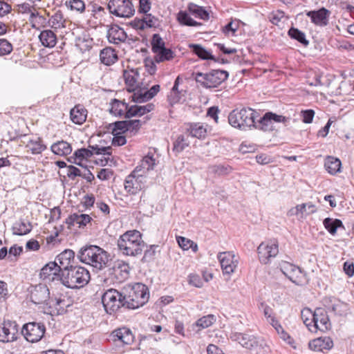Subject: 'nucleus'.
Listing matches in <instances>:
<instances>
[{
	"label": "nucleus",
	"mask_w": 354,
	"mask_h": 354,
	"mask_svg": "<svg viewBox=\"0 0 354 354\" xmlns=\"http://www.w3.org/2000/svg\"><path fill=\"white\" fill-rule=\"evenodd\" d=\"M79 260L91 266L97 270L106 268L110 261V255L99 246L90 245L82 247L77 253Z\"/></svg>",
	"instance_id": "f257e3e1"
},
{
	"label": "nucleus",
	"mask_w": 354,
	"mask_h": 354,
	"mask_svg": "<svg viewBox=\"0 0 354 354\" xmlns=\"http://www.w3.org/2000/svg\"><path fill=\"white\" fill-rule=\"evenodd\" d=\"M145 242L138 230L127 231L118 240L119 250L126 256L136 257L142 254Z\"/></svg>",
	"instance_id": "f03ea898"
},
{
	"label": "nucleus",
	"mask_w": 354,
	"mask_h": 354,
	"mask_svg": "<svg viewBox=\"0 0 354 354\" xmlns=\"http://www.w3.org/2000/svg\"><path fill=\"white\" fill-rule=\"evenodd\" d=\"M123 296L124 307L129 309H136L142 306L149 297L147 287L141 283H136L125 288Z\"/></svg>",
	"instance_id": "7ed1b4c3"
},
{
	"label": "nucleus",
	"mask_w": 354,
	"mask_h": 354,
	"mask_svg": "<svg viewBox=\"0 0 354 354\" xmlns=\"http://www.w3.org/2000/svg\"><path fill=\"white\" fill-rule=\"evenodd\" d=\"M258 113L251 109L243 107L232 110L228 115V122L234 128L246 131L255 125Z\"/></svg>",
	"instance_id": "20e7f679"
},
{
	"label": "nucleus",
	"mask_w": 354,
	"mask_h": 354,
	"mask_svg": "<svg viewBox=\"0 0 354 354\" xmlns=\"http://www.w3.org/2000/svg\"><path fill=\"white\" fill-rule=\"evenodd\" d=\"M90 273L82 266H74L62 273V283L70 288H80L90 280Z\"/></svg>",
	"instance_id": "39448f33"
},
{
	"label": "nucleus",
	"mask_w": 354,
	"mask_h": 354,
	"mask_svg": "<svg viewBox=\"0 0 354 354\" xmlns=\"http://www.w3.org/2000/svg\"><path fill=\"white\" fill-rule=\"evenodd\" d=\"M196 82L203 87L212 88L218 87L228 77V73L224 70H211L207 73H193Z\"/></svg>",
	"instance_id": "423d86ee"
},
{
	"label": "nucleus",
	"mask_w": 354,
	"mask_h": 354,
	"mask_svg": "<svg viewBox=\"0 0 354 354\" xmlns=\"http://www.w3.org/2000/svg\"><path fill=\"white\" fill-rule=\"evenodd\" d=\"M145 183L146 176H144L143 173H140L139 167H136L126 177L124 183V189L128 194L136 195L145 188Z\"/></svg>",
	"instance_id": "0eeeda50"
},
{
	"label": "nucleus",
	"mask_w": 354,
	"mask_h": 354,
	"mask_svg": "<svg viewBox=\"0 0 354 354\" xmlns=\"http://www.w3.org/2000/svg\"><path fill=\"white\" fill-rule=\"evenodd\" d=\"M280 270L292 283L297 286H304L308 283L306 274L301 269L289 262L283 261L279 265Z\"/></svg>",
	"instance_id": "6e6552de"
},
{
	"label": "nucleus",
	"mask_w": 354,
	"mask_h": 354,
	"mask_svg": "<svg viewBox=\"0 0 354 354\" xmlns=\"http://www.w3.org/2000/svg\"><path fill=\"white\" fill-rule=\"evenodd\" d=\"M123 293L115 289L107 290L102 297V302L106 312L110 315L116 312L123 305Z\"/></svg>",
	"instance_id": "1a4fd4ad"
},
{
	"label": "nucleus",
	"mask_w": 354,
	"mask_h": 354,
	"mask_svg": "<svg viewBox=\"0 0 354 354\" xmlns=\"http://www.w3.org/2000/svg\"><path fill=\"white\" fill-rule=\"evenodd\" d=\"M108 8L111 14L119 17L129 18L135 12L130 0H109Z\"/></svg>",
	"instance_id": "9d476101"
},
{
	"label": "nucleus",
	"mask_w": 354,
	"mask_h": 354,
	"mask_svg": "<svg viewBox=\"0 0 354 354\" xmlns=\"http://www.w3.org/2000/svg\"><path fill=\"white\" fill-rule=\"evenodd\" d=\"M46 332V326L41 322H29L25 324L21 329V333L25 339L35 343L41 339Z\"/></svg>",
	"instance_id": "9b49d317"
},
{
	"label": "nucleus",
	"mask_w": 354,
	"mask_h": 354,
	"mask_svg": "<svg viewBox=\"0 0 354 354\" xmlns=\"http://www.w3.org/2000/svg\"><path fill=\"white\" fill-rule=\"evenodd\" d=\"M288 120L285 116L277 115L272 112H267L259 120H255V125L253 127L264 131H270L273 130V124L274 122L285 123Z\"/></svg>",
	"instance_id": "f8f14e48"
},
{
	"label": "nucleus",
	"mask_w": 354,
	"mask_h": 354,
	"mask_svg": "<svg viewBox=\"0 0 354 354\" xmlns=\"http://www.w3.org/2000/svg\"><path fill=\"white\" fill-rule=\"evenodd\" d=\"M107 274L118 282H122L127 279L129 274V266L128 263L122 261H116L113 263L107 264Z\"/></svg>",
	"instance_id": "ddd939ff"
},
{
	"label": "nucleus",
	"mask_w": 354,
	"mask_h": 354,
	"mask_svg": "<svg viewBox=\"0 0 354 354\" xmlns=\"http://www.w3.org/2000/svg\"><path fill=\"white\" fill-rule=\"evenodd\" d=\"M331 328L327 311L322 308H317L314 311L313 324L310 331L317 333V330L326 331Z\"/></svg>",
	"instance_id": "4468645a"
},
{
	"label": "nucleus",
	"mask_w": 354,
	"mask_h": 354,
	"mask_svg": "<svg viewBox=\"0 0 354 354\" xmlns=\"http://www.w3.org/2000/svg\"><path fill=\"white\" fill-rule=\"evenodd\" d=\"M62 271L57 261H51L45 265L40 271V277L46 283L59 281L62 283Z\"/></svg>",
	"instance_id": "2eb2a0df"
},
{
	"label": "nucleus",
	"mask_w": 354,
	"mask_h": 354,
	"mask_svg": "<svg viewBox=\"0 0 354 354\" xmlns=\"http://www.w3.org/2000/svg\"><path fill=\"white\" fill-rule=\"evenodd\" d=\"M223 274L233 273L238 266V260L232 252H219L217 255Z\"/></svg>",
	"instance_id": "dca6fc26"
},
{
	"label": "nucleus",
	"mask_w": 354,
	"mask_h": 354,
	"mask_svg": "<svg viewBox=\"0 0 354 354\" xmlns=\"http://www.w3.org/2000/svg\"><path fill=\"white\" fill-rule=\"evenodd\" d=\"M18 325L15 322L4 321L0 326V342L3 343L12 342L17 339Z\"/></svg>",
	"instance_id": "f3484780"
},
{
	"label": "nucleus",
	"mask_w": 354,
	"mask_h": 354,
	"mask_svg": "<svg viewBox=\"0 0 354 354\" xmlns=\"http://www.w3.org/2000/svg\"><path fill=\"white\" fill-rule=\"evenodd\" d=\"M111 339L117 345H130L134 341V335L130 328L121 327L113 330L110 335Z\"/></svg>",
	"instance_id": "a211bd4d"
},
{
	"label": "nucleus",
	"mask_w": 354,
	"mask_h": 354,
	"mask_svg": "<svg viewBox=\"0 0 354 354\" xmlns=\"http://www.w3.org/2000/svg\"><path fill=\"white\" fill-rule=\"evenodd\" d=\"M258 254L259 261L264 264H267L270 259L274 257L279 252L278 244L277 243H261L258 248Z\"/></svg>",
	"instance_id": "6ab92c4d"
},
{
	"label": "nucleus",
	"mask_w": 354,
	"mask_h": 354,
	"mask_svg": "<svg viewBox=\"0 0 354 354\" xmlns=\"http://www.w3.org/2000/svg\"><path fill=\"white\" fill-rule=\"evenodd\" d=\"M50 299V292L46 285L39 283L30 290V300L35 304H46Z\"/></svg>",
	"instance_id": "aec40b11"
},
{
	"label": "nucleus",
	"mask_w": 354,
	"mask_h": 354,
	"mask_svg": "<svg viewBox=\"0 0 354 354\" xmlns=\"http://www.w3.org/2000/svg\"><path fill=\"white\" fill-rule=\"evenodd\" d=\"M306 15L310 17L313 24L323 27L328 24L330 11L325 8H322L317 10L308 11L306 12Z\"/></svg>",
	"instance_id": "412c9836"
},
{
	"label": "nucleus",
	"mask_w": 354,
	"mask_h": 354,
	"mask_svg": "<svg viewBox=\"0 0 354 354\" xmlns=\"http://www.w3.org/2000/svg\"><path fill=\"white\" fill-rule=\"evenodd\" d=\"M230 338L232 341L238 342L243 347L248 349H252L258 345L257 337L248 333H232Z\"/></svg>",
	"instance_id": "4be33fe9"
},
{
	"label": "nucleus",
	"mask_w": 354,
	"mask_h": 354,
	"mask_svg": "<svg viewBox=\"0 0 354 354\" xmlns=\"http://www.w3.org/2000/svg\"><path fill=\"white\" fill-rule=\"evenodd\" d=\"M185 132L193 138H204L207 135V125L201 122H188L185 124Z\"/></svg>",
	"instance_id": "5701e85b"
},
{
	"label": "nucleus",
	"mask_w": 354,
	"mask_h": 354,
	"mask_svg": "<svg viewBox=\"0 0 354 354\" xmlns=\"http://www.w3.org/2000/svg\"><path fill=\"white\" fill-rule=\"evenodd\" d=\"M333 346V342L330 337H321L310 341L308 347L310 350L317 352H324L330 350Z\"/></svg>",
	"instance_id": "b1692460"
},
{
	"label": "nucleus",
	"mask_w": 354,
	"mask_h": 354,
	"mask_svg": "<svg viewBox=\"0 0 354 354\" xmlns=\"http://www.w3.org/2000/svg\"><path fill=\"white\" fill-rule=\"evenodd\" d=\"M107 38L110 43L119 44L128 38L125 31L116 24L111 25L107 31Z\"/></svg>",
	"instance_id": "393cba45"
},
{
	"label": "nucleus",
	"mask_w": 354,
	"mask_h": 354,
	"mask_svg": "<svg viewBox=\"0 0 354 354\" xmlns=\"http://www.w3.org/2000/svg\"><path fill=\"white\" fill-rule=\"evenodd\" d=\"M74 260L75 252L72 250L67 249L57 256L55 261L59 263L58 267L62 272L66 270V269L71 268L72 266H74L73 265Z\"/></svg>",
	"instance_id": "a878e982"
},
{
	"label": "nucleus",
	"mask_w": 354,
	"mask_h": 354,
	"mask_svg": "<svg viewBox=\"0 0 354 354\" xmlns=\"http://www.w3.org/2000/svg\"><path fill=\"white\" fill-rule=\"evenodd\" d=\"M91 220L92 218L88 214L74 213L66 219V223L68 225V228L75 225L81 228L85 227Z\"/></svg>",
	"instance_id": "bb28decb"
},
{
	"label": "nucleus",
	"mask_w": 354,
	"mask_h": 354,
	"mask_svg": "<svg viewBox=\"0 0 354 354\" xmlns=\"http://www.w3.org/2000/svg\"><path fill=\"white\" fill-rule=\"evenodd\" d=\"M153 109L154 105L152 103H149L145 105L129 106V109H127L126 112V118L142 116L153 110Z\"/></svg>",
	"instance_id": "cd10ccee"
},
{
	"label": "nucleus",
	"mask_w": 354,
	"mask_h": 354,
	"mask_svg": "<svg viewBox=\"0 0 354 354\" xmlns=\"http://www.w3.org/2000/svg\"><path fill=\"white\" fill-rule=\"evenodd\" d=\"M88 111L82 104L75 105L70 111L71 121L76 124H82L86 120Z\"/></svg>",
	"instance_id": "c85d7f7f"
},
{
	"label": "nucleus",
	"mask_w": 354,
	"mask_h": 354,
	"mask_svg": "<svg viewBox=\"0 0 354 354\" xmlns=\"http://www.w3.org/2000/svg\"><path fill=\"white\" fill-rule=\"evenodd\" d=\"M110 113L117 117L126 118V112L129 109V104L124 101L113 99L110 103Z\"/></svg>",
	"instance_id": "c756f323"
},
{
	"label": "nucleus",
	"mask_w": 354,
	"mask_h": 354,
	"mask_svg": "<svg viewBox=\"0 0 354 354\" xmlns=\"http://www.w3.org/2000/svg\"><path fill=\"white\" fill-rule=\"evenodd\" d=\"M50 150L57 156H66L72 152V147L68 142L59 140L51 145Z\"/></svg>",
	"instance_id": "7c9ffc66"
},
{
	"label": "nucleus",
	"mask_w": 354,
	"mask_h": 354,
	"mask_svg": "<svg viewBox=\"0 0 354 354\" xmlns=\"http://www.w3.org/2000/svg\"><path fill=\"white\" fill-rule=\"evenodd\" d=\"M41 44L46 48H53L57 44V35L52 30H44L39 36Z\"/></svg>",
	"instance_id": "2f4dec72"
},
{
	"label": "nucleus",
	"mask_w": 354,
	"mask_h": 354,
	"mask_svg": "<svg viewBox=\"0 0 354 354\" xmlns=\"http://www.w3.org/2000/svg\"><path fill=\"white\" fill-rule=\"evenodd\" d=\"M102 63L110 66L114 64L118 59L115 50L111 47H106L102 49L100 55Z\"/></svg>",
	"instance_id": "473e14b6"
},
{
	"label": "nucleus",
	"mask_w": 354,
	"mask_h": 354,
	"mask_svg": "<svg viewBox=\"0 0 354 354\" xmlns=\"http://www.w3.org/2000/svg\"><path fill=\"white\" fill-rule=\"evenodd\" d=\"M324 167L329 174L335 175L340 171L342 163L339 158L328 156L325 160Z\"/></svg>",
	"instance_id": "72a5a7b5"
},
{
	"label": "nucleus",
	"mask_w": 354,
	"mask_h": 354,
	"mask_svg": "<svg viewBox=\"0 0 354 354\" xmlns=\"http://www.w3.org/2000/svg\"><path fill=\"white\" fill-rule=\"evenodd\" d=\"M189 48L192 50L193 53L196 54L199 58L202 59H210L214 61H218L216 59L214 55H212V52L210 50H206L200 44H189Z\"/></svg>",
	"instance_id": "f704fd0d"
},
{
	"label": "nucleus",
	"mask_w": 354,
	"mask_h": 354,
	"mask_svg": "<svg viewBox=\"0 0 354 354\" xmlns=\"http://www.w3.org/2000/svg\"><path fill=\"white\" fill-rule=\"evenodd\" d=\"M26 147L29 149L32 154H39L46 149V146L39 137L30 139L26 144Z\"/></svg>",
	"instance_id": "c9c22d12"
},
{
	"label": "nucleus",
	"mask_w": 354,
	"mask_h": 354,
	"mask_svg": "<svg viewBox=\"0 0 354 354\" xmlns=\"http://www.w3.org/2000/svg\"><path fill=\"white\" fill-rule=\"evenodd\" d=\"M154 54L153 59L156 63L170 61L175 57V53L171 49L165 47L158 50Z\"/></svg>",
	"instance_id": "e433bc0d"
},
{
	"label": "nucleus",
	"mask_w": 354,
	"mask_h": 354,
	"mask_svg": "<svg viewBox=\"0 0 354 354\" xmlns=\"http://www.w3.org/2000/svg\"><path fill=\"white\" fill-rule=\"evenodd\" d=\"M325 229L332 235H335L339 227L344 228L341 220L337 218H326L323 221Z\"/></svg>",
	"instance_id": "4c0bfd02"
},
{
	"label": "nucleus",
	"mask_w": 354,
	"mask_h": 354,
	"mask_svg": "<svg viewBox=\"0 0 354 354\" xmlns=\"http://www.w3.org/2000/svg\"><path fill=\"white\" fill-rule=\"evenodd\" d=\"M187 8L189 12L197 18L203 20H208L209 18V12L202 6L190 3H189Z\"/></svg>",
	"instance_id": "58836bf2"
},
{
	"label": "nucleus",
	"mask_w": 354,
	"mask_h": 354,
	"mask_svg": "<svg viewBox=\"0 0 354 354\" xmlns=\"http://www.w3.org/2000/svg\"><path fill=\"white\" fill-rule=\"evenodd\" d=\"M13 234L16 235H25L32 230V225L29 222L20 221L16 222L12 227Z\"/></svg>",
	"instance_id": "ea45409f"
},
{
	"label": "nucleus",
	"mask_w": 354,
	"mask_h": 354,
	"mask_svg": "<svg viewBox=\"0 0 354 354\" xmlns=\"http://www.w3.org/2000/svg\"><path fill=\"white\" fill-rule=\"evenodd\" d=\"M288 35L291 39L297 40L304 46L309 44V41L306 39L305 33L297 28H290L288 30Z\"/></svg>",
	"instance_id": "a19ab883"
},
{
	"label": "nucleus",
	"mask_w": 354,
	"mask_h": 354,
	"mask_svg": "<svg viewBox=\"0 0 354 354\" xmlns=\"http://www.w3.org/2000/svg\"><path fill=\"white\" fill-rule=\"evenodd\" d=\"M155 161L153 156L147 155L142 158L140 165L136 167H139L140 173H143L144 176H146L149 170L153 169L155 165Z\"/></svg>",
	"instance_id": "79ce46f5"
},
{
	"label": "nucleus",
	"mask_w": 354,
	"mask_h": 354,
	"mask_svg": "<svg viewBox=\"0 0 354 354\" xmlns=\"http://www.w3.org/2000/svg\"><path fill=\"white\" fill-rule=\"evenodd\" d=\"M50 307H54L57 309L58 313H62L66 310V308L69 305L68 301L64 298H50L49 302L46 303Z\"/></svg>",
	"instance_id": "37998d69"
},
{
	"label": "nucleus",
	"mask_w": 354,
	"mask_h": 354,
	"mask_svg": "<svg viewBox=\"0 0 354 354\" xmlns=\"http://www.w3.org/2000/svg\"><path fill=\"white\" fill-rule=\"evenodd\" d=\"M189 145V141L184 135H179L174 141L172 151L176 153L182 152Z\"/></svg>",
	"instance_id": "c03bdc74"
},
{
	"label": "nucleus",
	"mask_w": 354,
	"mask_h": 354,
	"mask_svg": "<svg viewBox=\"0 0 354 354\" xmlns=\"http://www.w3.org/2000/svg\"><path fill=\"white\" fill-rule=\"evenodd\" d=\"M177 20L183 26H196L199 24L197 21L191 18L186 11L183 10L178 12L177 15Z\"/></svg>",
	"instance_id": "a18cd8bd"
},
{
	"label": "nucleus",
	"mask_w": 354,
	"mask_h": 354,
	"mask_svg": "<svg viewBox=\"0 0 354 354\" xmlns=\"http://www.w3.org/2000/svg\"><path fill=\"white\" fill-rule=\"evenodd\" d=\"M65 20L60 11L55 12L49 19V24L54 29H59L64 27Z\"/></svg>",
	"instance_id": "49530a36"
},
{
	"label": "nucleus",
	"mask_w": 354,
	"mask_h": 354,
	"mask_svg": "<svg viewBox=\"0 0 354 354\" xmlns=\"http://www.w3.org/2000/svg\"><path fill=\"white\" fill-rule=\"evenodd\" d=\"M138 73L134 71H124L123 76L125 80V84L129 86L133 91L138 86L136 76Z\"/></svg>",
	"instance_id": "de8ad7c7"
},
{
	"label": "nucleus",
	"mask_w": 354,
	"mask_h": 354,
	"mask_svg": "<svg viewBox=\"0 0 354 354\" xmlns=\"http://www.w3.org/2000/svg\"><path fill=\"white\" fill-rule=\"evenodd\" d=\"M65 5L70 10H75L80 13H82L86 9L85 3L82 0H67Z\"/></svg>",
	"instance_id": "09e8293b"
},
{
	"label": "nucleus",
	"mask_w": 354,
	"mask_h": 354,
	"mask_svg": "<svg viewBox=\"0 0 354 354\" xmlns=\"http://www.w3.org/2000/svg\"><path fill=\"white\" fill-rule=\"evenodd\" d=\"M301 317L306 327L310 331L311 326L313 324L314 312L310 308H304L301 312Z\"/></svg>",
	"instance_id": "8fccbe9b"
},
{
	"label": "nucleus",
	"mask_w": 354,
	"mask_h": 354,
	"mask_svg": "<svg viewBox=\"0 0 354 354\" xmlns=\"http://www.w3.org/2000/svg\"><path fill=\"white\" fill-rule=\"evenodd\" d=\"M113 126L112 133L113 136L125 133L128 130L127 120L117 121L111 124Z\"/></svg>",
	"instance_id": "3c124183"
},
{
	"label": "nucleus",
	"mask_w": 354,
	"mask_h": 354,
	"mask_svg": "<svg viewBox=\"0 0 354 354\" xmlns=\"http://www.w3.org/2000/svg\"><path fill=\"white\" fill-rule=\"evenodd\" d=\"M151 45V50L153 53L165 47V43L159 34L153 35Z\"/></svg>",
	"instance_id": "603ef678"
},
{
	"label": "nucleus",
	"mask_w": 354,
	"mask_h": 354,
	"mask_svg": "<svg viewBox=\"0 0 354 354\" xmlns=\"http://www.w3.org/2000/svg\"><path fill=\"white\" fill-rule=\"evenodd\" d=\"M216 319L214 315H208L206 316H203V317L198 319L196 322V326L201 328H206L215 322Z\"/></svg>",
	"instance_id": "864d4df0"
},
{
	"label": "nucleus",
	"mask_w": 354,
	"mask_h": 354,
	"mask_svg": "<svg viewBox=\"0 0 354 354\" xmlns=\"http://www.w3.org/2000/svg\"><path fill=\"white\" fill-rule=\"evenodd\" d=\"M94 152L93 151L86 148L79 149L74 152L75 159L79 160L80 161H82L84 159H88L91 158Z\"/></svg>",
	"instance_id": "5fc2aeb1"
},
{
	"label": "nucleus",
	"mask_w": 354,
	"mask_h": 354,
	"mask_svg": "<svg viewBox=\"0 0 354 354\" xmlns=\"http://www.w3.org/2000/svg\"><path fill=\"white\" fill-rule=\"evenodd\" d=\"M239 22L240 21L236 19L232 20L223 28V33L225 35H229L230 32H232V35H234L236 31L239 28Z\"/></svg>",
	"instance_id": "6e6d98bb"
},
{
	"label": "nucleus",
	"mask_w": 354,
	"mask_h": 354,
	"mask_svg": "<svg viewBox=\"0 0 354 354\" xmlns=\"http://www.w3.org/2000/svg\"><path fill=\"white\" fill-rule=\"evenodd\" d=\"M149 91L142 92L141 91H138L136 93H134L131 96L132 100L137 103H142L147 102L151 99L152 97H149Z\"/></svg>",
	"instance_id": "4d7b16f0"
},
{
	"label": "nucleus",
	"mask_w": 354,
	"mask_h": 354,
	"mask_svg": "<svg viewBox=\"0 0 354 354\" xmlns=\"http://www.w3.org/2000/svg\"><path fill=\"white\" fill-rule=\"evenodd\" d=\"M143 19L146 28H156L158 26V19L151 14H145Z\"/></svg>",
	"instance_id": "13d9d810"
},
{
	"label": "nucleus",
	"mask_w": 354,
	"mask_h": 354,
	"mask_svg": "<svg viewBox=\"0 0 354 354\" xmlns=\"http://www.w3.org/2000/svg\"><path fill=\"white\" fill-rule=\"evenodd\" d=\"M12 50V45L6 39H0V56L10 54Z\"/></svg>",
	"instance_id": "bf43d9fd"
},
{
	"label": "nucleus",
	"mask_w": 354,
	"mask_h": 354,
	"mask_svg": "<svg viewBox=\"0 0 354 354\" xmlns=\"http://www.w3.org/2000/svg\"><path fill=\"white\" fill-rule=\"evenodd\" d=\"M346 307V304L344 302H342L339 299H336L335 301L332 308L329 310V312L333 313L335 315H342L344 313V308Z\"/></svg>",
	"instance_id": "052dcab7"
},
{
	"label": "nucleus",
	"mask_w": 354,
	"mask_h": 354,
	"mask_svg": "<svg viewBox=\"0 0 354 354\" xmlns=\"http://www.w3.org/2000/svg\"><path fill=\"white\" fill-rule=\"evenodd\" d=\"M158 248V245H151L149 246V248L146 250L144 256L142 259V262H149L154 259L156 251V249Z\"/></svg>",
	"instance_id": "680f3d73"
},
{
	"label": "nucleus",
	"mask_w": 354,
	"mask_h": 354,
	"mask_svg": "<svg viewBox=\"0 0 354 354\" xmlns=\"http://www.w3.org/2000/svg\"><path fill=\"white\" fill-rule=\"evenodd\" d=\"M315 111L313 109H306L301 111L302 122L306 124H310L313 122L315 116Z\"/></svg>",
	"instance_id": "e2e57ef3"
},
{
	"label": "nucleus",
	"mask_w": 354,
	"mask_h": 354,
	"mask_svg": "<svg viewBox=\"0 0 354 354\" xmlns=\"http://www.w3.org/2000/svg\"><path fill=\"white\" fill-rule=\"evenodd\" d=\"M141 121L140 120H127L128 130L130 133H136L141 127Z\"/></svg>",
	"instance_id": "0e129e2a"
},
{
	"label": "nucleus",
	"mask_w": 354,
	"mask_h": 354,
	"mask_svg": "<svg viewBox=\"0 0 354 354\" xmlns=\"http://www.w3.org/2000/svg\"><path fill=\"white\" fill-rule=\"evenodd\" d=\"M284 12L281 10H277L274 12H272L270 17V21L276 26L279 25V23L281 21V19L284 17Z\"/></svg>",
	"instance_id": "69168bd1"
},
{
	"label": "nucleus",
	"mask_w": 354,
	"mask_h": 354,
	"mask_svg": "<svg viewBox=\"0 0 354 354\" xmlns=\"http://www.w3.org/2000/svg\"><path fill=\"white\" fill-rule=\"evenodd\" d=\"M151 3L150 0H139L138 12L147 14L151 9Z\"/></svg>",
	"instance_id": "338daca9"
},
{
	"label": "nucleus",
	"mask_w": 354,
	"mask_h": 354,
	"mask_svg": "<svg viewBox=\"0 0 354 354\" xmlns=\"http://www.w3.org/2000/svg\"><path fill=\"white\" fill-rule=\"evenodd\" d=\"M67 176L69 178L74 180L75 177L82 176V171L77 167L70 165L68 167Z\"/></svg>",
	"instance_id": "774afa93"
}]
</instances>
